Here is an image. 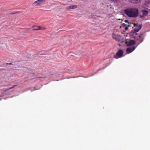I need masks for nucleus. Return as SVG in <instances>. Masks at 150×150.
Listing matches in <instances>:
<instances>
[{
  "label": "nucleus",
  "mask_w": 150,
  "mask_h": 150,
  "mask_svg": "<svg viewBox=\"0 0 150 150\" xmlns=\"http://www.w3.org/2000/svg\"><path fill=\"white\" fill-rule=\"evenodd\" d=\"M77 6L76 5H72L69 6L67 7V9H74L77 8Z\"/></svg>",
  "instance_id": "nucleus-9"
},
{
  "label": "nucleus",
  "mask_w": 150,
  "mask_h": 150,
  "mask_svg": "<svg viewBox=\"0 0 150 150\" xmlns=\"http://www.w3.org/2000/svg\"><path fill=\"white\" fill-rule=\"evenodd\" d=\"M36 90L35 88H33V90H31V91H33V90Z\"/></svg>",
  "instance_id": "nucleus-16"
},
{
  "label": "nucleus",
  "mask_w": 150,
  "mask_h": 150,
  "mask_svg": "<svg viewBox=\"0 0 150 150\" xmlns=\"http://www.w3.org/2000/svg\"><path fill=\"white\" fill-rule=\"evenodd\" d=\"M143 15L144 16H146L148 14V11L146 10H142V11Z\"/></svg>",
  "instance_id": "nucleus-11"
},
{
  "label": "nucleus",
  "mask_w": 150,
  "mask_h": 150,
  "mask_svg": "<svg viewBox=\"0 0 150 150\" xmlns=\"http://www.w3.org/2000/svg\"><path fill=\"white\" fill-rule=\"evenodd\" d=\"M144 37V34L142 33L139 36H138L136 39H135L136 41H137L138 42L137 45H138L140 44V43L142 42Z\"/></svg>",
  "instance_id": "nucleus-2"
},
{
  "label": "nucleus",
  "mask_w": 150,
  "mask_h": 150,
  "mask_svg": "<svg viewBox=\"0 0 150 150\" xmlns=\"http://www.w3.org/2000/svg\"><path fill=\"white\" fill-rule=\"evenodd\" d=\"M125 44L127 46L129 47L134 45L135 44V41L134 40H131L127 41Z\"/></svg>",
  "instance_id": "nucleus-4"
},
{
  "label": "nucleus",
  "mask_w": 150,
  "mask_h": 150,
  "mask_svg": "<svg viewBox=\"0 0 150 150\" xmlns=\"http://www.w3.org/2000/svg\"><path fill=\"white\" fill-rule=\"evenodd\" d=\"M119 46H120V45L119 44Z\"/></svg>",
  "instance_id": "nucleus-21"
},
{
  "label": "nucleus",
  "mask_w": 150,
  "mask_h": 150,
  "mask_svg": "<svg viewBox=\"0 0 150 150\" xmlns=\"http://www.w3.org/2000/svg\"><path fill=\"white\" fill-rule=\"evenodd\" d=\"M88 77H85V78H87Z\"/></svg>",
  "instance_id": "nucleus-20"
},
{
  "label": "nucleus",
  "mask_w": 150,
  "mask_h": 150,
  "mask_svg": "<svg viewBox=\"0 0 150 150\" xmlns=\"http://www.w3.org/2000/svg\"><path fill=\"white\" fill-rule=\"evenodd\" d=\"M124 12L127 16L130 18H136L139 14V10L135 8H128L124 10Z\"/></svg>",
  "instance_id": "nucleus-1"
},
{
  "label": "nucleus",
  "mask_w": 150,
  "mask_h": 150,
  "mask_svg": "<svg viewBox=\"0 0 150 150\" xmlns=\"http://www.w3.org/2000/svg\"><path fill=\"white\" fill-rule=\"evenodd\" d=\"M45 0H38L35 1L34 3L35 6H38L41 4Z\"/></svg>",
  "instance_id": "nucleus-7"
},
{
  "label": "nucleus",
  "mask_w": 150,
  "mask_h": 150,
  "mask_svg": "<svg viewBox=\"0 0 150 150\" xmlns=\"http://www.w3.org/2000/svg\"><path fill=\"white\" fill-rule=\"evenodd\" d=\"M32 29L33 30H39L42 29L40 26H33L32 27Z\"/></svg>",
  "instance_id": "nucleus-10"
},
{
  "label": "nucleus",
  "mask_w": 150,
  "mask_h": 150,
  "mask_svg": "<svg viewBox=\"0 0 150 150\" xmlns=\"http://www.w3.org/2000/svg\"><path fill=\"white\" fill-rule=\"evenodd\" d=\"M134 27L135 28L134 29V33H137L142 28V25H138L135 24L134 25Z\"/></svg>",
  "instance_id": "nucleus-6"
},
{
  "label": "nucleus",
  "mask_w": 150,
  "mask_h": 150,
  "mask_svg": "<svg viewBox=\"0 0 150 150\" xmlns=\"http://www.w3.org/2000/svg\"><path fill=\"white\" fill-rule=\"evenodd\" d=\"M123 54V51L122 50H119L114 55V57L117 59L122 57Z\"/></svg>",
  "instance_id": "nucleus-3"
},
{
  "label": "nucleus",
  "mask_w": 150,
  "mask_h": 150,
  "mask_svg": "<svg viewBox=\"0 0 150 150\" xmlns=\"http://www.w3.org/2000/svg\"><path fill=\"white\" fill-rule=\"evenodd\" d=\"M129 27V25H128L127 26H126L125 28V30H127L128 29V28Z\"/></svg>",
  "instance_id": "nucleus-12"
},
{
  "label": "nucleus",
  "mask_w": 150,
  "mask_h": 150,
  "mask_svg": "<svg viewBox=\"0 0 150 150\" xmlns=\"http://www.w3.org/2000/svg\"><path fill=\"white\" fill-rule=\"evenodd\" d=\"M8 90V89L6 90H4V92H6V91H7Z\"/></svg>",
  "instance_id": "nucleus-18"
},
{
  "label": "nucleus",
  "mask_w": 150,
  "mask_h": 150,
  "mask_svg": "<svg viewBox=\"0 0 150 150\" xmlns=\"http://www.w3.org/2000/svg\"><path fill=\"white\" fill-rule=\"evenodd\" d=\"M141 0H130V2L133 4H137L139 3Z\"/></svg>",
  "instance_id": "nucleus-8"
},
{
  "label": "nucleus",
  "mask_w": 150,
  "mask_h": 150,
  "mask_svg": "<svg viewBox=\"0 0 150 150\" xmlns=\"http://www.w3.org/2000/svg\"><path fill=\"white\" fill-rule=\"evenodd\" d=\"M6 65H7V64H12V63H7L6 64Z\"/></svg>",
  "instance_id": "nucleus-17"
},
{
  "label": "nucleus",
  "mask_w": 150,
  "mask_h": 150,
  "mask_svg": "<svg viewBox=\"0 0 150 150\" xmlns=\"http://www.w3.org/2000/svg\"><path fill=\"white\" fill-rule=\"evenodd\" d=\"M137 46H137L136 47L133 46L132 47H129L127 48L126 49V51L127 52V53L129 54L132 52L135 49V48H136Z\"/></svg>",
  "instance_id": "nucleus-5"
},
{
  "label": "nucleus",
  "mask_w": 150,
  "mask_h": 150,
  "mask_svg": "<svg viewBox=\"0 0 150 150\" xmlns=\"http://www.w3.org/2000/svg\"><path fill=\"white\" fill-rule=\"evenodd\" d=\"M125 23H129V22H128V21H127V20H125Z\"/></svg>",
  "instance_id": "nucleus-14"
},
{
  "label": "nucleus",
  "mask_w": 150,
  "mask_h": 150,
  "mask_svg": "<svg viewBox=\"0 0 150 150\" xmlns=\"http://www.w3.org/2000/svg\"><path fill=\"white\" fill-rule=\"evenodd\" d=\"M17 85H14L12 87H11L10 88H9V89H12V88H14L15 86H16Z\"/></svg>",
  "instance_id": "nucleus-13"
},
{
  "label": "nucleus",
  "mask_w": 150,
  "mask_h": 150,
  "mask_svg": "<svg viewBox=\"0 0 150 150\" xmlns=\"http://www.w3.org/2000/svg\"><path fill=\"white\" fill-rule=\"evenodd\" d=\"M15 13H11L12 14H14Z\"/></svg>",
  "instance_id": "nucleus-19"
},
{
  "label": "nucleus",
  "mask_w": 150,
  "mask_h": 150,
  "mask_svg": "<svg viewBox=\"0 0 150 150\" xmlns=\"http://www.w3.org/2000/svg\"><path fill=\"white\" fill-rule=\"evenodd\" d=\"M41 28L42 29L41 30H44L45 29V28Z\"/></svg>",
  "instance_id": "nucleus-15"
}]
</instances>
